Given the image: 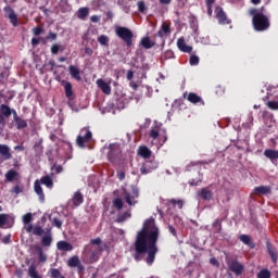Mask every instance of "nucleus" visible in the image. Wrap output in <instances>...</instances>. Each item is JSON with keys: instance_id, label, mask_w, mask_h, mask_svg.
Listing matches in <instances>:
<instances>
[{"instance_id": "obj_43", "label": "nucleus", "mask_w": 278, "mask_h": 278, "mask_svg": "<svg viewBox=\"0 0 278 278\" xmlns=\"http://www.w3.org/2000/svg\"><path fill=\"white\" fill-rule=\"evenodd\" d=\"M60 51H64V48H62V46L58 45V43H54L52 47H51V53L53 55H58V53H60Z\"/></svg>"}, {"instance_id": "obj_27", "label": "nucleus", "mask_w": 278, "mask_h": 278, "mask_svg": "<svg viewBox=\"0 0 278 278\" xmlns=\"http://www.w3.org/2000/svg\"><path fill=\"white\" fill-rule=\"evenodd\" d=\"M266 99H278V86L277 87H268Z\"/></svg>"}, {"instance_id": "obj_35", "label": "nucleus", "mask_w": 278, "mask_h": 278, "mask_svg": "<svg viewBox=\"0 0 278 278\" xmlns=\"http://www.w3.org/2000/svg\"><path fill=\"white\" fill-rule=\"evenodd\" d=\"M72 202L74 203L75 207H79V205L81 203H84V195H81V193L79 191H77L73 199H72Z\"/></svg>"}, {"instance_id": "obj_34", "label": "nucleus", "mask_w": 278, "mask_h": 278, "mask_svg": "<svg viewBox=\"0 0 278 278\" xmlns=\"http://www.w3.org/2000/svg\"><path fill=\"white\" fill-rule=\"evenodd\" d=\"M0 114L4 116L5 118H10L12 116V109L8 106V104H1L0 105Z\"/></svg>"}, {"instance_id": "obj_9", "label": "nucleus", "mask_w": 278, "mask_h": 278, "mask_svg": "<svg viewBox=\"0 0 278 278\" xmlns=\"http://www.w3.org/2000/svg\"><path fill=\"white\" fill-rule=\"evenodd\" d=\"M160 134H162V124L155 122L150 129L149 136L152 139L151 144H155L157 149L162 147V143H160Z\"/></svg>"}, {"instance_id": "obj_14", "label": "nucleus", "mask_w": 278, "mask_h": 278, "mask_svg": "<svg viewBox=\"0 0 278 278\" xmlns=\"http://www.w3.org/2000/svg\"><path fill=\"white\" fill-rule=\"evenodd\" d=\"M184 97H185V99H187L190 103H193L194 105H197V103H200L201 105L204 104L201 96H199L194 92L185 93Z\"/></svg>"}, {"instance_id": "obj_55", "label": "nucleus", "mask_w": 278, "mask_h": 278, "mask_svg": "<svg viewBox=\"0 0 278 278\" xmlns=\"http://www.w3.org/2000/svg\"><path fill=\"white\" fill-rule=\"evenodd\" d=\"M11 192H13L14 194H21L23 192V189H21V187H18V186H15V187H13Z\"/></svg>"}, {"instance_id": "obj_1", "label": "nucleus", "mask_w": 278, "mask_h": 278, "mask_svg": "<svg viewBox=\"0 0 278 278\" xmlns=\"http://www.w3.org/2000/svg\"><path fill=\"white\" fill-rule=\"evenodd\" d=\"M160 238V228L155 226V219L146 220L143 228L138 231L135 241L136 253H148L147 264L151 266L155 262L157 253V240Z\"/></svg>"}, {"instance_id": "obj_57", "label": "nucleus", "mask_w": 278, "mask_h": 278, "mask_svg": "<svg viewBox=\"0 0 278 278\" xmlns=\"http://www.w3.org/2000/svg\"><path fill=\"white\" fill-rule=\"evenodd\" d=\"M48 40H56L58 39V34L55 33H49L47 36Z\"/></svg>"}, {"instance_id": "obj_41", "label": "nucleus", "mask_w": 278, "mask_h": 278, "mask_svg": "<svg viewBox=\"0 0 278 278\" xmlns=\"http://www.w3.org/2000/svg\"><path fill=\"white\" fill-rule=\"evenodd\" d=\"M267 108L269 110H278V99H269L266 103Z\"/></svg>"}, {"instance_id": "obj_32", "label": "nucleus", "mask_w": 278, "mask_h": 278, "mask_svg": "<svg viewBox=\"0 0 278 278\" xmlns=\"http://www.w3.org/2000/svg\"><path fill=\"white\" fill-rule=\"evenodd\" d=\"M265 157L268 160H278V150L267 149L264 151Z\"/></svg>"}, {"instance_id": "obj_62", "label": "nucleus", "mask_w": 278, "mask_h": 278, "mask_svg": "<svg viewBox=\"0 0 278 278\" xmlns=\"http://www.w3.org/2000/svg\"><path fill=\"white\" fill-rule=\"evenodd\" d=\"M53 170L58 174L62 173V165H54Z\"/></svg>"}, {"instance_id": "obj_20", "label": "nucleus", "mask_w": 278, "mask_h": 278, "mask_svg": "<svg viewBox=\"0 0 278 278\" xmlns=\"http://www.w3.org/2000/svg\"><path fill=\"white\" fill-rule=\"evenodd\" d=\"M33 251L37 253L39 262H42V263L47 262V254L42 250L41 245H38V244L33 245Z\"/></svg>"}, {"instance_id": "obj_24", "label": "nucleus", "mask_w": 278, "mask_h": 278, "mask_svg": "<svg viewBox=\"0 0 278 278\" xmlns=\"http://www.w3.org/2000/svg\"><path fill=\"white\" fill-rule=\"evenodd\" d=\"M70 75L73 77V79H76V81H81V75L77 66L71 65L68 67Z\"/></svg>"}, {"instance_id": "obj_49", "label": "nucleus", "mask_w": 278, "mask_h": 278, "mask_svg": "<svg viewBox=\"0 0 278 278\" xmlns=\"http://www.w3.org/2000/svg\"><path fill=\"white\" fill-rule=\"evenodd\" d=\"M23 223L24 225H29V223H31V213H27L23 216Z\"/></svg>"}, {"instance_id": "obj_47", "label": "nucleus", "mask_w": 278, "mask_h": 278, "mask_svg": "<svg viewBox=\"0 0 278 278\" xmlns=\"http://www.w3.org/2000/svg\"><path fill=\"white\" fill-rule=\"evenodd\" d=\"M169 203L172 205H178L179 210H181V207H184V201H181V200L170 199Z\"/></svg>"}, {"instance_id": "obj_33", "label": "nucleus", "mask_w": 278, "mask_h": 278, "mask_svg": "<svg viewBox=\"0 0 278 278\" xmlns=\"http://www.w3.org/2000/svg\"><path fill=\"white\" fill-rule=\"evenodd\" d=\"M140 45L142 46L143 49H153L155 42L152 41L149 37H143L140 41Z\"/></svg>"}, {"instance_id": "obj_39", "label": "nucleus", "mask_w": 278, "mask_h": 278, "mask_svg": "<svg viewBox=\"0 0 278 278\" xmlns=\"http://www.w3.org/2000/svg\"><path fill=\"white\" fill-rule=\"evenodd\" d=\"M50 278H63L62 273L58 268H50L49 270Z\"/></svg>"}, {"instance_id": "obj_13", "label": "nucleus", "mask_w": 278, "mask_h": 278, "mask_svg": "<svg viewBox=\"0 0 278 278\" xmlns=\"http://www.w3.org/2000/svg\"><path fill=\"white\" fill-rule=\"evenodd\" d=\"M228 266H229L231 273H235V275H237V276L242 275V273L244 270V266L236 260L229 261Z\"/></svg>"}, {"instance_id": "obj_19", "label": "nucleus", "mask_w": 278, "mask_h": 278, "mask_svg": "<svg viewBox=\"0 0 278 278\" xmlns=\"http://www.w3.org/2000/svg\"><path fill=\"white\" fill-rule=\"evenodd\" d=\"M216 17L220 25H229V20L227 18V15L225 14V11H223L222 8L216 9Z\"/></svg>"}, {"instance_id": "obj_12", "label": "nucleus", "mask_w": 278, "mask_h": 278, "mask_svg": "<svg viewBox=\"0 0 278 278\" xmlns=\"http://www.w3.org/2000/svg\"><path fill=\"white\" fill-rule=\"evenodd\" d=\"M14 225V217L10 214H0V228H8Z\"/></svg>"}, {"instance_id": "obj_59", "label": "nucleus", "mask_w": 278, "mask_h": 278, "mask_svg": "<svg viewBox=\"0 0 278 278\" xmlns=\"http://www.w3.org/2000/svg\"><path fill=\"white\" fill-rule=\"evenodd\" d=\"M168 231L172 233V236H174L175 238H177V230H175V227L173 226H168Z\"/></svg>"}, {"instance_id": "obj_61", "label": "nucleus", "mask_w": 278, "mask_h": 278, "mask_svg": "<svg viewBox=\"0 0 278 278\" xmlns=\"http://www.w3.org/2000/svg\"><path fill=\"white\" fill-rule=\"evenodd\" d=\"M91 23H99L101 21V17L98 15H92L90 17Z\"/></svg>"}, {"instance_id": "obj_6", "label": "nucleus", "mask_w": 278, "mask_h": 278, "mask_svg": "<svg viewBox=\"0 0 278 278\" xmlns=\"http://www.w3.org/2000/svg\"><path fill=\"white\" fill-rule=\"evenodd\" d=\"M115 34L121 38V40L126 42L127 47H131V43L134 42V33L131 29L118 26L115 28Z\"/></svg>"}, {"instance_id": "obj_29", "label": "nucleus", "mask_w": 278, "mask_h": 278, "mask_svg": "<svg viewBox=\"0 0 278 278\" xmlns=\"http://www.w3.org/2000/svg\"><path fill=\"white\" fill-rule=\"evenodd\" d=\"M13 123L16 129H26L27 127V119H24L23 117H17L16 119H13Z\"/></svg>"}, {"instance_id": "obj_42", "label": "nucleus", "mask_w": 278, "mask_h": 278, "mask_svg": "<svg viewBox=\"0 0 278 278\" xmlns=\"http://www.w3.org/2000/svg\"><path fill=\"white\" fill-rule=\"evenodd\" d=\"M257 278H270V270L264 268L261 269L256 276Z\"/></svg>"}, {"instance_id": "obj_58", "label": "nucleus", "mask_w": 278, "mask_h": 278, "mask_svg": "<svg viewBox=\"0 0 278 278\" xmlns=\"http://www.w3.org/2000/svg\"><path fill=\"white\" fill-rule=\"evenodd\" d=\"M53 226L58 227V229H60L62 227V220L54 218L53 219Z\"/></svg>"}, {"instance_id": "obj_56", "label": "nucleus", "mask_w": 278, "mask_h": 278, "mask_svg": "<svg viewBox=\"0 0 278 278\" xmlns=\"http://www.w3.org/2000/svg\"><path fill=\"white\" fill-rule=\"evenodd\" d=\"M269 256L271 257L273 262H277V253L273 250H268Z\"/></svg>"}, {"instance_id": "obj_51", "label": "nucleus", "mask_w": 278, "mask_h": 278, "mask_svg": "<svg viewBox=\"0 0 278 278\" xmlns=\"http://www.w3.org/2000/svg\"><path fill=\"white\" fill-rule=\"evenodd\" d=\"M143 92H146V96L151 98L153 96V89L149 86H143Z\"/></svg>"}, {"instance_id": "obj_26", "label": "nucleus", "mask_w": 278, "mask_h": 278, "mask_svg": "<svg viewBox=\"0 0 278 278\" xmlns=\"http://www.w3.org/2000/svg\"><path fill=\"white\" fill-rule=\"evenodd\" d=\"M62 86H64L65 97H67V99H71V97H73V85L70 81L63 80Z\"/></svg>"}, {"instance_id": "obj_17", "label": "nucleus", "mask_w": 278, "mask_h": 278, "mask_svg": "<svg viewBox=\"0 0 278 278\" xmlns=\"http://www.w3.org/2000/svg\"><path fill=\"white\" fill-rule=\"evenodd\" d=\"M177 47L179 51H182V53H192V46H187L184 37L177 40Z\"/></svg>"}, {"instance_id": "obj_63", "label": "nucleus", "mask_w": 278, "mask_h": 278, "mask_svg": "<svg viewBox=\"0 0 278 278\" xmlns=\"http://www.w3.org/2000/svg\"><path fill=\"white\" fill-rule=\"evenodd\" d=\"M85 53L87 54V55H92V53H93V51L91 50V48H85Z\"/></svg>"}, {"instance_id": "obj_46", "label": "nucleus", "mask_w": 278, "mask_h": 278, "mask_svg": "<svg viewBox=\"0 0 278 278\" xmlns=\"http://www.w3.org/2000/svg\"><path fill=\"white\" fill-rule=\"evenodd\" d=\"M189 64L191 66H198V64H199V56L191 55L190 59H189Z\"/></svg>"}, {"instance_id": "obj_5", "label": "nucleus", "mask_w": 278, "mask_h": 278, "mask_svg": "<svg viewBox=\"0 0 278 278\" xmlns=\"http://www.w3.org/2000/svg\"><path fill=\"white\" fill-rule=\"evenodd\" d=\"M40 184L51 189L53 188V178L51 176H43L40 180H36L34 184V190L39 197V201L45 203V191H42V186H40Z\"/></svg>"}, {"instance_id": "obj_38", "label": "nucleus", "mask_w": 278, "mask_h": 278, "mask_svg": "<svg viewBox=\"0 0 278 278\" xmlns=\"http://www.w3.org/2000/svg\"><path fill=\"white\" fill-rule=\"evenodd\" d=\"M128 218H131V212L127 211L125 213H121L117 216V223H125V220H128Z\"/></svg>"}, {"instance_id": "obj_48", "label": "nucleus", "mask_w": 278, "mask_h": 278, "mask_svg": "<svg viewBox=\"0 0 278 278\" xmlns=\"http://www.w3.org/2000/svg\"><path fill=\"white\" fill-rule=\"evenodd\" d=\"M33 233L35 236H43L42 233H45V230L42 229V227L37 226L33 229Z\"/></svg>"}, {"instance_id": "obj_23", "label": "nucleus", "mask_w": 278, "mask_h": 278, "mask_svg": "<svg viewBox=\"0 0 278 278\" xmlns=\"http://www.w3.org/2000/svg\"><path fill=\"white\" fill-rule=\"evenodd\" d=\"M166 36H170V26L166 23H163L161 29L157 33V37L166 38Z\"/></svg>"}, {"instance_id": "obj_50", "label": "nucleus", "mask_w": 278, "mask_h": 278, "mask_svg": "<svg viewBox=\"0 0 278 278\" xmlns=\"http://www.w3.org/2000/svg\"><path fill=\"white\" fill-rule=\"evenodd\" d=\"M90 244L89 247H101V238L91 239Z\"/></svg>"}, {"instance_id": "obj_60", "label": "nucleus", "mask_w": 278, "mask_h": 278, "mask_svg": "<svg viewBox=\"0 0 278 278\" xmlns=\"http://www.w3.org/2000/svg\"><path fill=\"white\" fill-rule=\"evenodd\" d=\"M12 238V236H10V235H7V236H4L3 238H2V242L4 243V244H10V239Z\"/></svg>"}, {"instance_id": "obj_4", "label": "nucleus", "mask_w": 278, "mask_h": 278, "mask_svg": "<svg viewBox=\"0 0 278 278\" xmlns=\"http://www.w3.org/2000/svg\"><path fill=\"white\" fill-rule=\"evenodd\" d=\"M101 251H103V249L101 247L86 245L85 250L83 252L84 263L85 264H94V262H99Z\"/></svg>"}, {"instance_id": "obj_25", "label": "nucleus", "mask_w": 278, "mask_h": 278, "mask_svg": "<svg viewBox=\"0 0 278 278\" xmlns=\"http://www.w3.org/2000/svg\"><path fill=\"white\" fill-rule=\"evenodd\" d=\"M138 155L143 157V160H149L151 157V150L147 147H140L138 150Z\"/></svg>"}, {"instance_id": "obj_21", "label": "nucleus", "mask_w": 278, "mask_h": 278, "mask_svg": "<svg viewBox=\"0 0 278 278\" xmlns=\"http://www.w3.org/2000/svg\"><path fill=\"white\" fill-rule=\"evenodd\" d=\"M4 177L7 184H12V181H16V179H18V172H16L15 169H9L5 173Z\"/></svg>"}, {"instance_id": "obj_3", "label": "nucleus", "mask_w": 278, "mask_h": 278, "mask_svg": "<svg viewBox=\"0 0 278 278\" xmlns=\"http://www.w3.org/2000/svg\"><path fill=\"white\" fill-rule=\"evenodd\" d=\"M103 151L112 164H116L121 156L123 155V146L118 142L111 143L109 146L103 147Z\"/></svg>"}, {"instance_id": "obj_44", "label": "nucleus", "mask_w": 278, "mask_h": 278, "mask_svg": "<svg viewBox=\"0 0 278 278\" xmlns=\"http://www.w3.org/2000/svg\"><path fill=\"white\" fill-rule=\"evenodd\" d=\"M113 205L116 210H123V200L121 198H116L113 200Z\"/></svg>"}, {"instance_id": "obj_8", "label": "nucleus", "mask_w": 278, "mask_h": 278, "mask_svg": "<svg viewBox=\"0 0 278 278\" xmlns=\"http://www.w3.org/2000/svg\"><path fill=\"white\" fill-rule=\"evenodd\" d=\"M122 197L129 205L137 204L138 201H136V199L139 197L138 188L131 186L130 189H124Z\"/></svg>"}, {"instance_id": "obj_10", "label": "nucleus", "mask_w": 278, "mask_h": 278, "mask_svg": "<svg viewBox=\"0 0 278 278\" xmlns=\"http://www.w3.org/2000/svg\"><path fill=\"white\" fill-rule=\"evenodd\" d=\"M3 11L7 14V18L10 20V23L13 25V27H18V15L14 12V9L11 7H4Z\"/></svg>"}, {"instance_id": "obj_52", "label": "nucleus", "mask_w": 278, "mask_h": 278, "mask_svg": "<svg viewBox=\"0 0 278 278\" xmlns=\"http://www.w3.org/2000/svg\"><path fill=\"white\" fill-rule=\"evenodd\" d=\"M213 227H214L216 233H220V222L218 219H216L213 223Z\"/></svg>"}, {"instance_id": "obj_37", "label": "nucleus", "mask_w": 278, "mask_h": 278, "mask_svg": "<svg viewBox=\"0 0 278 278\" xmlns=\"http://www.w3.org/2000/svg\"><path fill=\"white\" fill-rule=\"evenodd\" d=\"M255 194H268L270 192V187L258 186L254 189Z\"/></svg>"}, {"instance_id": "obj_2", "label": "nucleus", "mask_w": 278, "mask_h": 278, "mask_svg": "<svg viewBox=\"0 0 278 278\" xmlns=\"http://www.w3.org/2000/svg\"><path fill=\"white\" fill-rule=\"evenodd\" d=\"M253 27L256 31H266L270 27V21L264 14V8L250 10Z\"/></svg>"}, {"instance_id": "obj_36", "label": "nucleus", "mask_w": 278, "mask_h": 278, "mask_svg": "<svg viewBox=\"0 0 278 278\" xmlns=\"http://www.w3.org/2000/svg\"><path fill=\"white\" fill-rule=\"evenodd\" d=\"M80 263L81 261H79V256H72L67 261V266H70V268H77Z\"/></svg>"}, {"instance_id": "obj_40", "label": "nucleus", "mask_w": 278, "mask_h": 278, "mask_svg": "<svg viewBox=\"0 0 278 278\" xmlns=\"http://www.w3.org/2000/svg\"><path fill=\"white\" fill-rule=\"evenodd\" d=\"M98 42L102 45V47H108L110 45V37L106 35H101L98 37Z\"/></svg>"}, {"instance_id": "obj_54", "label": "nucleus", "mask_w": 278, "mask_h": 278, "mask_svg": "<svg viewBox=\"0 0 278 278\" xmlns=\"http://www.w3.org/2000/svg\"><path fill=\"white\" fill-rule=\"evenodd\" d=\"M138 10L139 12H144L147 10V5L144 4V2H138Z\"/></svg>"}, {"instance_id": "obj_15", "label": "nucleus", "mask_w": 278, "mask_h": 278, "mask_svg": "<svg viewBox=\"0 0 278 278\" xmlns=\"http://www.w3.org/2000/svg\"><path fill=\"white\" fill-rule=\"evenodd\" d=\"M53 244V235L48 230L47 235L41 236V245L43 249H49Z\"/></svg>"}, {"instance_id": "obj_16", "label": "nucleus", "mask_w": 278, "mask_h": 278, "mask_svg": "<svg viewBox=\"0 0 278 278\" xmlns=\"http://www.w3.org/2000/svg\"><path fill=\"white\" fill-rule=\"evenodd\" d=\"M198 197L200 199H203V201H212V190L210 188H202L197 192Z\"/></svg>"}, {"instance_id": "obj_7", "label": "nucleus", "mask_w": 278, "mask_h": 278, "mask_svg": "<svg viewBox=\"0 0 278 278\" xmlns=\"http://www.w3.org/2000/svg\"><path fill=\"white\" fill-rule=\"evenodd\" d=\"M90 140H92V131H90V128H83L76 139V144L80 149H85L86 144H89Z\"/></svg>"}, {"instance_id": "obj_30", "label": "nucleus", "mask_w": 278, "mask_h": 278, "mask_svg": "<svg viewBox=\"0 0 278 278\" xmlns=\"http://www.w3.org/2000/svg\"><path fill=\"white\" fill-rule=\"evenodd\" d=\"M56 249L59 251H71L73 249V244L68 243L67 241H59L56 243Z\"/></svg>"}, {"instance_id": "obj_18", "label": "nucleus", "mask_w": 278, "mask_h": 278, "mask_svg": "<svg viewBox=\"0 0 278 278\" xmlns=\"http://www.w3.org/2000/svg\"><path fill=\"white\" fill-rule=\"evenodd\" d=\"M97 86L102 90L104 94H112V87L105 80L99 78L97 80Z\"/></svg>"}, {"instance_id": "obj_53", "label": "nucleus", "mask_w": 278, "mask_h": 278, "mask_svg": "<svg viewBox=\"0 0 278 278\" xmlns=\"http://www.w3.org/2000/svg\"><path fill=\"white\" fill-rule=\"evenodd\" d=\"M42 31H45V30L42 29V27H35V28L33 29L34 36H40V34H42Z\"/></svg>"}, {"instance_id": "obj_11", "label": "nucleus", "mask_w": 278, "mask_h": 278, "mask_svg": "<svg viewBox=\"0 0 278 278\" xmlns=\"http://www.w3.org/2000/svg\"><path fill=\"white\" fill-rule=\"evenodd\" d=\"M157 168V162L155 161H146L140 167L141 175H149L152 170Z\"/></svg>"}, {"instance_id": "obj_64", "label": "nucleus", "mask_w": 278, "mask_h": 278, "mask_svg": "<svg viewBox=\"0 0 278 278\" xmlns=\"http://www.w3.org/2000/svg\"><path fill=\"white\" fill-rule=\"evenodd\" d=\"M210 262L213 266H218V261L216 258L213 257L210 260Z\"/></svg>"}, {"instance_id": "obj_45", "label": "nucleus", "mask_w": 278, "mask_h": 278, "mask_svg": "<svg viewBox=\"0 0 278 278\" xmlns=\"http://www.w3.org/2000/svg\"><path fill=\"white\" fill-rule=\"evenodd\" d=\"M239 240L243 242V244H251V237L249 235H241Z\"/></svg>"}, {"instance_id": "obj_22", "label": "nucleus", "mask_w": 278, "mask_h": 278, "mask_svg": "<svg viewBox=\"0 0 278 278\" xmlns=\"http://www.w3.org/2000/svg\"><path fill=\"white\" fill-rule=\"evenodd\" d=\"M0 155L3 160H12V153H10V147L8 144L0 143Z\"/></svg>"}, {"instance_id": "obj_28", "label": "nucleus", "mask_w": 278, "mask_h": 278, "mask_svg": "<svg viewBox=\"0 0 278 278\" xmlns=\"http://www.w3.org/2000/svg\"><path fill=\"white\" fill-rule=\"evenodd\" d=\"M28 277L30 278H42L40 274H38V269L36 267V264H30L28 267Z\"/></svg>"}, {"instance_id": "obj_31", "label": "nucleus", "mask_w": 278, "mask_h": 278, "mask_svg": "<svg viewBox=\"0 0 278 278\" xmlns=\"http://www.w3.org/2000/svg\"><path fill=\"white\" fill-rule=\"evenodd\" d=\"M88 14H90V9L88 7L80 8L77 12V16L80 21H86Z\"/></svg>"}]
</instances>
